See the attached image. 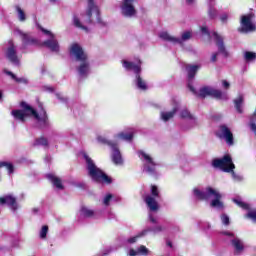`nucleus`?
<instances>
[{"label": "nucleus", "mask_w": 256, "mask_h": 256, "mask_svg": "<svg viewBox=\"0 0 256 256\" xmlns=\"http://www.w3.org/2000/svg\"><path fill=\"white\" fill-rule=\"evenodd\" d=\"M70 55L75 57L76 61L80 62V65L77 67V71L80 77H87L89 71H91V63H89V56L83 50V47L79 43H73L69 49Z\"/></svg>", "instance_id": "1"}, {"label": "nucleus", "mask_w": 256, "mask_h": 256, "mask_svg": "<svg viewBox=\"0 0 256 256\" xmlns=\"http://www.w3.org/2000/svg\"><path fill=\"white\" fill-rule=\"evenodd\" d=\"M193 193L194 196L199 199V201H209L211 197H214V199L210 202V207H213L214 209H225V204H223V201H221L223 196L213 187L208 186L206 191H201L199 188H194Z\"/></svg>", "instance_id": "2"}, {"label": "nucleus", "mask_w": 256, "mask_h": 256, "mask_svg": "<svg viewBox=\"0 0 256 256\" xmlns=\"http://www.w3.org/2000/svg\"><path fill=\"white\" fill-rule=\"evenodd\" d=\"M84 159L87 164L88 175L91 177L92 181L95 183H106V185H111V183H113V179L103 172V170L98 168L91 157L84 155Z\"/></svg>", "instance_id": "3"}, {"label": "nucleus", "mask_w": 256, "mask_h": 256, "mask_svg": "<svg viewBox=\"0 0 256 256\" xmlns=\"http://www.w3.org/2000/svg\"><path fill=\"white\" fill-rule=\"evenodd\" d=\"M21 109H24V111H29L30 115L36 119L39 123L40 129H45L46 127H49V116L47 115V110L43 107V103L39 102L38 107L40 109V114L37 112V110L34 109L33 106L27 104V102L22 101L20 102Z\"/></svg>", "instance_id": "4"}, {"label": "nucleus", "mask_w": 256, "mask_h": 256, "mask_svg": "<svg viewBox=\"0 0 256 256\" xmlns=\"http://www.w3.org/2000/svg\"><path fill=\"white\" fill-rule=\"evenodd\" d=\"M122 65L127 71H134L136 77V86L138 89H140V91H147V82L141 77V61H139V64H135L133 62L123 60Z\"/></svg>", "instance_id": "5"}, {"label": "nucleus", "mask_w": 256, "mask_h": 256, "mask_svg": "<svg viewBox=\"0 0 256 256\" xmlns=\"http://www.w3.org/2000/svg\"><path fill=\"white\" fill-rule=\"evenodd\" d=\"M212 167L215 169H221L224 173H233L235 171V164L231 155L226 154L222 158H215L212 161Z\"/></svg>", "instance_id": "6"}, {"label": "nucleus", "mask_w": 256, "mask_h": 256, "mask_svg": "<svg viewBox=\"0 0 256 256\" xmlns=\"http://www.w3.org/2000/svg\"><path fill=\"white\" fill-rule=\"evenodd\" d=\"M253 19H255V13L253 12L242 15L240 18L241 27L238 28V31L240 33H252L253 31H256V27L253 24Z\"/></svg>", "instance_id": "7"}, {"label": "nucleus", "mask_w": 256, "mask_h": 256, "mask_svg": "<svg viewBox=\"0 0 256 256\" xmlns=\"http://www.w3.org/2000/svg\"><path fill=\"white\" fill-rule=\"evenodd\" d=\"M93 11L97 14V23L101 25L102 27H105L107 23L103 22L101 19V14L99 13V8L97 5H95V0H88V8L86 10V15H87V23L91 24L93 23V20L91 17H93Z\"/></svg>", "instance_id": "8"}, {"label": "nucleus", "mask_w": 256, "mask_h": 256, "mask_svg": "<svg viewBox=\"0 0 256 256\" xmlns=\"http://www.w3.org/2000/svg\"><path fill=\"white\" fill-rule=\"evenodd\" d=\"M194 95H197V97H200L201 99H205L207 96L214 97L215 99H223V92L221 90L209 88L207 86L201 88L199 94L196 92Z\"/></svg>", "instance_id": "9"}, {"label": "nucleus", "mask_w": 256, "mask_h": 256, "mask_svg": "<svg viewBox=\"0 0 256 256\" xmlns=\"http://www.w3.org/2000/svg\"><path fill=\"white\" fill-rule=\"evenodd\" d=\"M6 58L10 63L14 65H19V56H17V46L13 43V40L8 41V47L5 52Z\"/></svg>", "instance_id": "10"}, {"label": "nucleus", "mask_w": 256, "mask_h": 256, "mask_svg": "<svg viewBox=\"0 0 256 256\" xmlns=\"http://www.w3.org/2000/svg\"><path fill=\"white\" fill-rule=\"evenodd\" d=\"M200 67V65H186V71L188 73V89H190V91L194 94H197V90H195V87H193V79H195L197 71H199Z\"/></svg>", "instance_id": "11"}, {"label": "nucleus", "mask_w": 256, "mask_h": 256, "mask_svg": "<svg viewBox=\"0 0 256 256\" xmlns=\"http://www.w3.org/2000/svg\"><path fill=\"white\" fill-rule=\"evenodd\" d=\"M133 3H135V0H123L121 9L124 17H134V15H137V10H135Z\"/></svg>", "instance_id": "12"}, {"label": "nucleus", "mask_w": 256, "mask_h": 256, "mask_svg": "<svg viewBox=\"0 0 256 256\" xmlns=\"http://www.w3.org/2000/svg\"><path fill=\"white\" fill-rule=\"evenodd\" d=\"M213 37L216 43V47H218V53H221L223 57H229V52L227 51V48H225L223 36L219 35L217 32H213Z\"/></svg>", "instance_id": "13"}, {"label": "nucleus", "mask_w": 256, "mask_h": 256, "mask_svg": "<svg viewBox=\"0 0 256 256\" xmlns=\"http://www.w3.org/2000/svg\"><path fill=\"white\" fill-rule=\"evenodd\" d=\"M219 129L221 133L220 137H223V139H225L227 145H229L230 147L235 145V140L233 138V132H231V129H229L227 125H220Z\"/></svg>", "instance_id": "14"}, {"label": "nucleus", "mask_w": 256, "mask_h": 256, "mask_svg": "<svg viewBox=\"0 0 256 256\" xmlns=\"http://www.w3.org/2000/svg\"><path fill=\"white\" fill-rule=\"evenodd\" d=\"M0 205H8V207L11 208L12 211H17L18 209L17 198H15L11 194L0 197Z\"/></svg>", "instance_id": "15"}, {"label": "nucleus", "mask_w": 256, "mask_h": 256, "mask_svg": "<svg viewBox=\"0 0 256 256\" xmlns=\"http://www.w3.org/2000/svg\"><path fill=\"white\" fill-rule=\"evenodd\" d=\"M19 35L22 39L23 47H29V45H39V40H37L35 37L31 36L30 33H25V32L20 31Z\"/></svg>", "instance_id": "16"}, {"label": "nucleus", "mask_w": 256, "mask_h": 256, "mask_svg": "<svg viewBox=\"0 0 256 256\" xmlns=\"http://www.w3.org/2000/svg\"><path fill=\"white\" fill-rule=\"evenodd\" d=\"M144 203H146L149 211L152 213H155L159 210V202H157V198L151 196V195H146L143 197Z\"/></svg>", "instance_id": "17"}, {"label": "nucleus", "mask_w": 256, "mask_h": 256, "mask_svg": "<svg viewBox=\"0 0 256 256\" xmlns=\"http://www.w3.org/2000/svg\"><path fill=\"white\" fill-rule=\"evenodd\" d=\"M11 115L16 121H21V123H25L26 117H33L30 111H25L23 108L22 110H12Z\"/></svg>", "instance_id": "18"}, {"label": "nucleus", "mask_w": 256, "mask_h": 256, "mask_svg": "<svg viewBox=\"0 0 256 256\" xmlns=\"http://www.w3.org/2000/svg\"><path fill=\"white\" fill-rule=\"evenodd\" d=\"M140 155L145 159L146 163H148V166L146 167L147 173L150 175H155V162L153 161V158L149 156V154L140 151Z\"/></svg>", "instance_id": "19"}, {"label": "nucleus", "mask_w": 256, "mask_h": 256, "mask_svg": "<svg viewBox=\"0 0 256 256\" xmlns=\"http://www.w3.org/2000/svg\"><path fill=\"white\" fill-rule=\"evenodd\" d=\"M231 245L234 247V253L235 255H241L243 251H245V245L243 244V241L239 238H234L231 240Z\"/></svg>", "instance_id": "20"}, {"label": "nucleus", "mask_w": 256, "mask_h": 256, "mask_svg": "<svg viewBox=\"0 0 256 256\" xmlns=\"http://www.w3.org/2000/svg\"><path fill=\"white\" fill-rule=\"evenodd\" d=\"M113 151L112 161L115 165H123V157L121 156V152L119 151L118 144H115V147L111 148Z\"/></svg>", "instance_id": "21"}, {"label": "nucleus", "mask_w": 256, "mask_h": 256, "mask_svg": "<svg viewBox=\"0 0 256 256\" xmlns=\"http://www.w3.org/2000/svg\"><path fill=\"white\" fill-rule=\"evenodd\" d=\"M46 179H48V181L52 182V185H54V187L56 189H60V190L65 189V186H63V181L61 180V178H59L53 174H47Z\"/></svg>", "instance_id": "22"}, {"label": "nucleus", "mask_w": 256, "mask_h": 256, "mask_svg": "<svg viewBox=\"0 0 256 256\" xmlns=\"http://www.w3.org/2000/svg\"><path fill=\"white\" fill-rule=\"evenodd\" d=\"M43 45H45V47H47L52 52L59 53V42L55 40V37H52L51 39L44 41Z\"/></svg>", "instance_id": "23"}, {"label": "nucleus", "mask_w": 256, "mask_h": 256, "mask_svg": "<svg viewBox=\"0 0 256 256\" xmlns=\"http://www.w3.org/2000/svg\"><path fill=\"white\" fill-rule=\"evenodd\" d=\"M178 111L179 106H175L170 112H162L161 118L163 119V121H169L170 119H173V117H175V113H177Z\"/></svg>", "instance_id": "24"}, {"label": "nucleus", "mask_w": 256, "mask_h": 256, "mask_svg": "<svg viewBox=\"0 0 256 256\" xmlns=\"http://www.w3.org/2000/svg\"><path fill=\"white\" fill-rule=\"evenodd\" d=\"M160 39H163V41H169L170 43H181V39L175 38L167 32H162L159 35Z\"/></svg>", "instance_id": "25"}, {"label": "nucleus", "mask_w": 256, "mask_h": 256, "mask_svg": "<svg viewBox=\"0 0 256 256\" xmlns=\"http://www.w3.org/2000/svg\"><path fill=\"white\" fill-rule=\"evenodd\" d=\"M80 213L82 217H86L88 219H90L91 217H95V210H91L87 208V206H82L80 209Z\"/></svg>", "instance_id": "26"}, {"label": "nucleus", "mask_w": 256, "mask_h": 256, "mask_svg": "<svg viewBox=\"0 0 256 256\" xmlns=\"http://www.w3.org/2000/svg\"><path fill=\"white\" fill-rule=\"evenodd\" d=\"M243 95L238 96L235 100H234V104H235V109L237 111V113H243Z\"/></svg>", "instance_id": "27"}, {"label": "nucleus", "mask_w": 256, "mask_h": 256, "mask_svg": "<svg viewBox=\"0 0 256 256\" xmlns=\"http://www.w3.org/2000/svg\"><path fill=\"white\" fill-rule=\"evenodd\" d=\"M38 146H42V147H49V140L47 138H45L44 136L40 137V138H36L35 142H34V147H38Z\"/></svg>", "instance_id": "28"}, {"label": "nucleus", "mask_w": 256, "mask_h": 256, "mask_svg": "<svg viewBox=\"0 0 256 256\" xmlns=\"http://www.w3.org/2000/svg\"><path fill=\"white\" fill-rule=\"evenodd\" d=\"M118 139H121L122 141H133V133H125V132H120L117 134Z\"/></svg>", "instance_id": "29"}, {"label": "nucleus", "mask_w": 256, "mask_h": 256, "mask_svg": "<svg viewBox=\"0 0 256 256\" xmlns=\"http://www.w3.org/2000/svg\"><path fill=\"white\" fill-rule=\"evenodd\" d=\"M98 143H102V145H108L112 149V147H115L117 145V142L109 141L103 136H98L97 137Z\"/></svg>", "instance_id": "30"}, {"label": "nucleus", "mask_w": 256, "mask_h": 256, "mask_svg": "<svg viewBox=\"0 0 256 256\" xmlns=\"http://www.w3.org/2000/svg\"><path fill=\"white\" fill-rule=\"evenodd\" d=\"M147 231H148V230H142V231L139 232L136 236H133V237L129 238V239L127 240V242L130 243L131 245H132L133 243H137V240H138V239H141V237H145V235H147Z\"/></svg>", "instance_id": "31"}, {"label": "nucleus", "mask_w": 256, "mask_h": 256, "mask_svg": "<svg viewBox=\"0 0 256 256\" xmlns=\"http://www.w3.org/2000/svg\"><path fill=\"white\" fill-rule=\"evenodd\" d=\"M2 167H6L9 175L15 173V166H13L11 162H5V161L0 162V169Z\"/></svg>", "instance_id": "32"}, {"label": "nucleus", "mask_w": 256, "mask_h": 256, "mask_svg": "<svg viewBox=\"0 0 256 256\" xmlns=\"http://www.w3.org/2000/svg\"><path fill=\"white\" fill-rule=\"evenodd\" d=\"M6 75H9V77H11V79H13L14 81H16V83H24L27 84V79L25 78H17V76L8 70H5Z\"/></svg>", "instance_id": "33"}, {"label": "nucleus", "mask_w": 256, "mask_h": 256, "mask_svg": "<svg viewBox=\"0 0 256 256\" xmlns=\"http://www.w3.org/2000/svg\"><path fill=\"white\" fill-rule=\"evenodd\" d=\"M17 13H18V19L21 23L27 21V15L25 14V11L21 9L19 6L15 7Z\"/></svg>", "instance_id": "34"}, {"label": "nucleus", "mask_w": 256, "mask_h": 256, "mask_svg": "<svg viewBox=\"0 0 256 256\" xmlns=\"http://www.w3.org/2000/svg\"><path fill=\"white\" fill-rule=\"evenodd\" d=\"M180 117H181V119H190V120L195 119L193 114H191V112H189L187 109L181 110Z\"/></svg>", "instance_id": "35"}, {"label": "nucleus", "mask_w": 256, "mask_h": 256, "mask_svg": "<svg viewBox=\"0 0 256 256\" xmlns=\"http://www.w3.org/2000/svg\"><path fill=\"white\" fill-rule=\"evenodd\" d=\"M73 21H74L75 27H77L78 29H83V31H89V28H87L86 26H83V24H81V20H79L77 16H74Z\"/></svg>", "instance_id": "36"}, {"label": "nucleus", "mask_w": 256, "mask_h": 256, "mask_svg": "<svg viewBox=\"0 0 256 256\" xmlns=\"http://www.w3.org/2000/svg\"><path fill=\"white\" fill-rule=\"evenodd\" d=\"M144 231H147V235H149V233H161V231H163V226H156L154 228L148 227L144 229Z\"/></svg>", "instance_id": "37"}, {"label": "nucleus", "mask_w": 256, "mask_h": 256, "mask_svg": "<svg viewBox=\"0 0 256 256\" xmlns=\"http://www.w3.org/2000/svg\"><path fill=\"white\" fill-rule=\"evenodd\" d=\"M244 58L246 61H255L256 59V53L255 52H250V51H246Z\"/></svg>", "instance_id": "38"}, {"label": "nucleus", "mask_w": 256, "mask_h": 256, "mask_svg": "<svg viewBox=\"0 0 256 256\" xmlns=\"http://www.w3.org/2000/svg\"><path fill=\"white\" fill-rule=\"evenodd\" d=\"M151 197L159 199V188L157 185H151Z\"/></svg>", "instance_id": "39"}, {"label": "nucleus", "mask_w": 256, "mask_h": 256, "mask_svg": "<svg viewBox=\"0 0 256 256\" xmlns=\"http://www.w3.org/2000/svg\"><path fill=\"white\" fill-rule=\"evenodd\" d=\"M47 233H49V226L44 225L40 231V239H46Z\"/></svg>", "instance_id": "40"}, {"label": "nucleus", "mask_w": 256, "mask_h": 256, "mask_svg": "<svg viewBox=\"0 0 256 256\" xmlns=\"http://www.w3.org/2000/svg\"><path fill=\"white\" fill-rule=\"evenodd\" d=\"M234 203H236V205H238V207H241L242 209H249V204L240 201L238 199H234Z\"/></svg>", "instance_id": "41"}, {"label": "nucleus", "mask_w": 256, "mask_h": 256, "mask_svg": "<svg viewBox=\"0 0 256 256\" xmlns=\"http://www.w3.org/2000/svg\"><path fill=\"white\" fill-rule=\"evenodd\" d=\"M138 255H149V249H147V247H145L144 245H141L138 248Z\"/></svg>", "instance_id": "42"}, {"label": "nucleus", "mask_w": 256, "mask_h": 256, "mask_svg": "<svg viewBox=\"0 0 256 256\" xmlns=\"http://www.w3.org/2000/svg\"><path fill=\"white\" fill-rule=\"evenodd\" d=\"M208 15L210 19H215V17H217V9L210 7L208 10Z\"/></svg>", "instance_id": "43"}, {"label": "nucleus", "mask_w": 256, "mask_h": 256, "mask_svg": "<svg viewBox=\"0 0 256 256\" xmlns=\"http://www.w3.org/2000/svg\"><path fill=\"white\" fill-rule=\"evenodd\" d=\"M221 221H222L223 225H226V226H228L231 223L229 220V216L227 214L221 215Z\"/></svg>", "instance_id": "44"}, {"label": "nucleus", "mask_w": 256, "mask_h": 256, "mask_svg": "<svg viewBox=\"0 0 256 256\" xmlns=\"http://www.w3.org/2000/svg\"><path fill=\"white\" fill-rule=\"evenodd\" d=\"M247 217L256 223V210L248 212Z\"/></svg>", "instance_id": "45"}, {"label": "nucleus", "mask_w": 256, "mask_h": 256, "mask_svg": "<svg viewBox=\"0 0 256 256\" xmlns=\"http://www.w3.org/2000/svg\"><path fill=\"white\" fill-rule=\"evenodd\" d=\"M189 39H191L190 31H186V32L182 33V41H189Z\"/></svg>", "instance_id": "46"}, {"label": "nucleus", "mask_w": 256, "mask_h": 256, "mask_svg": "<svg viewBox=\"0 0 256 256\" xmlns=\"http://www.w3.org/2000/svg\"><path fill=\"white\" fill-rule=\"evenodd\" d=\"M201 33L203 35H207V37H211V32H209V28H207V26L201 27Z\"/></svg>", "instance_id": "47"}, {"label": "nucleus", "mask_w": 256, "mask_h": 256, "mask_svg": "<svg viewBox=\"0 0 256 256\" xmlns=\"http://www.w3.org/2000/svg\"><path fill=\"white\" fill-rule=\"evenodd\" d=\"M111 199H113V195L111 194L106 195V197L104 198V205H109V203L111 202Z\"/></svg>", "instance_id": "48"}, {"label": "nucleus", "mask_w": 256, "mask_h": 256, "mask_svg": "<svg viewBox=\"0 0 256 256\" xmlns=\"http://www.w3.org/2000/svg\"><path fill=\"white\" fill-rule=\"evenodd\" d=\"M227 19H229V16L227 14H222L220 17V21L222 23H226Z\"/></svg>", "instance_id": "49"}, {"label": "nucleus", "mask_w": 256, "mask_h": 256, "mask_svg": "<svg viewBox=\"0 0 256 256\" xmlns=\"http://www.w3.org/2000/svg\"><path fill=\"white\" fill-rule=\"evenodd\" d=\"M217 55H219V52L213 53L211 57V62L215 63L217 62Z\"/></svg>", "instance_id": "50"}, {"label": "nucleus", "mask_w": 256, "mask_h": 256, "mask_svg": "<svg viewBox=\"0 0 256 256\" xmlns=\"http://www.w3.org/2000/svg\"><path fill=\"white\" fill-rule=\"evenodd\" d=\"M222 235H226V237H235V234L229 231L222 232Z\"/></svg>", "instance_id": "51"}, {"label": "nucleus", "mask_w": 256, "mask_h": 256, "mask_svg": "<svg viewBox=\"0 0 256 256\" xmlns=\"http://www.w3.org/2000/svg\"><path fill=\"white\" fill-rule=\"evenodd\" d=\"M129 255H130V256H137V255H139V252H138V250L135 251V249H130Z\"/></svg>", "instance_id": "52"}, {"label": "nucleus", "mask_w": 256, "mask_h": 256, "mask_svg": "<svg viewBox=\"0 0 256 256\" xmlns=\"http://www.w3.org/2000/svg\"><path fill=\"white\" fill-rule=\"evenodd\" d=\"M222 85H223L224 89H229V87L231 86V85L229 84V82H227V80H223V81H222Z\"/></svg>", "instance_id": "53"}, {"label": "nucleus", "mask_w": 256, "mask_h": 256, "mask_svg": "<svg viewBox=\"0 0 256 256\" xmlns=\"http://www.w3.org/2000/svg\"><path fill=\"white\" fill-rule=\"evenodd\" d=\"M42 31H43V33H45V35H50L51 38L55 37L53 35V33H51V31H49V30H45V29L42 28Z\"/></svg>", "instance_id": "54"}, {"label": "nucleus", "mask_w": 256, "mask_h": 256, "mask_svg": "<svg viewBox=\"0 0 256 256\" xmlns=\"http://www.w3.org/2000/svg\"><path fill=\"white\" fill-rule=\"evenodd\" d=\"M149 221L154 224L157 223V220L155 219V217H153V214L149 215Z\"/></svg>", "instance_id": "55"}, {"label": "nucleus", "mask_w": 256, "mask_h": 256, "mask_svg": "<svg viewBox=\"0 0 256 256\" xmlns=\"http://www.w3.org/2000/svg\"><path fill=\"white\" fill-rule=\"evenodd\" d=\"M195 3V0H186V5H193Z\"/></svg>", "instance_id": "56"}, {"label": "nucleus", "mask_w": 256, "mask_h": 256, "mask_svg": "<svg viewBox=\"0 0 256 256\" xmlns=\"http://www.w3.org/2000/svg\"><path fill=\"white\" fill-rule=\"evenodd\" d=\"M167 246L168 247H173V243L171 241H167Z\"/></svg>", "instance_id": "57"}, {"label": "nucleus", "mask_w": 256, "mask_h": 256, "mask_svg": "<svg viewBox=\"0 0 256 256\" xmlns=\"http://www.w3.org/2000/svg\"><path fill=\"white\" fill-rule=\"evenodd\" d=\"M3 99V92H0V101Z\"/></svg>", "instance_id": "58"}, {"label": "nucleus", "mask_w": 256, "mask_h": 256, "mask_svg": "<svg viewBox=\"0 0 256 256\" xmlns=\"http://www.w3.org/2000/svg\"><path fill=\"white\" fill-rule=\"evenodd\" d=\"M48 91H54V89L52 87H49Z\"/></svg>", "instance_id": "59"}, {"label": "nucleus", "mask_w": 256, "mask_h": 256, "mask_svg": "<svg viewBox=\"0 0 256 256\" xmlns=\"http://www.w3.org/2000/svg\"><path fill=\"white\" fill-rule=\"evenodd\" d=\"M39 211V209L34 208V213H37Z\"/></svg>", "instance_id": "60"}]
</instances>
